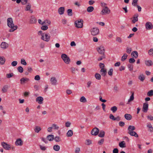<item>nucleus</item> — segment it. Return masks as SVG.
Masks as SVG:
<instances>
[{"label":"nucleus","instance_id":"obj_1","mask_svg":"<svg viewBox=\"0 0 153 153\" xmlns=\"http://www.w3.org/2000/svg\"><path fill=\"white\" fill-rule=\"evenodd\" d=\"M135 129V128L134 126H129L128 128V133L131 136L138 137V135L136 132L134 131Z\"/></svg>","mask_w":153,"mask_h":153},{"label":"nucleus","instance_id":"obj_2","mask_svg":"<svg viewBox=\"0 0 153 153\" xmlns=\"http://www.w3.org/2000/svg\"><path fill=\"white\" fill-rule=\"evenodd\" d=\"M38 34L39 36H41V39L46 42H48L50 39V36L48 34L45 33L42 30H40L38 32Z\"/></svg>","mask_w":153,"mask_h":153},{"label":"nucleus","instance_id":"obj_3","mask_svg":"<svg viewBox=\"0 0 153 153\" xmlns=\"http://www.w3.org/2000/svg\"><path fill=\"white\" fill-rule=\"evenodd\" d=\"M61 58L66 64H68L70 63L71 61L69 57L65 54H62L61 55Z\"/></svg>","mask_w":153,"mask_h":153},{"label":"nucleus","instance_id":"obj_4","mask_svg":"<svg viewBox=\"0 0 153 153\" xmlns=\"http://www.w3.org/2000/svg\"><path fill=\"white\" fill-rule=\"evenodd\" d=\"M83 22V20L82 19H80V21H76L75 22V25L76 27L81 28L82 27Z\"/></svg>","mask_w":153,"mask_h":153},{"label":"nucleus","instance_id":"obj_5","mask_svg":"<svg viewBox=\"0 0 153 153\" xmlns=\"http://www.w3.org/2000/svg\"><path fill=\"white\" fill-rule=\"evenodd\" d=\"M110 13V10L107 7H105L101 11L102 15L109 14Z\"/></svg>","mask_w":153,"mask_h":153},{"label":"nucleus","instance_id":"obj_6","mask_svg":"<svg viewBox=\"0 0 153 153\" xmlns=\"http://www.w3.org/2000/svg\"><path fill=\"white\" fill-rule=\"evenodd\" d=\"M7 25L11 29H13V27L14 26V25L13 24V19L12 18H8L7 19Z\"/></svg>","mask_w":153,"mask_h":153},{"label":"nucleus","instance_id":"obj_7","mask_svg":"<svg viewBox=\"0 0 153 153\" xmlns=\"http://www.w3.org/2000/svg\"><path fill=\"white\" fill-rule=\"evenodd\" d=\"M1 145L4 149L7 150H9L11 148V146L9 144H8L5 142H2Z\"/></svg>","mask_w":153,"mask_h":153},{"label":"nucleus","instance_id":"obj_8","mask_svg":"<svg viewBox=\"0 0 153 153\" xmlns=\"http://www.w3.org/2000/svg\"><path fill=\"white\" fill-rule=\"evenodd\" d=\"M50 81L52 85H56L57 84V80L55 77H52L50 79Z\"/></svg>","mask_w":153,"mask_h":153},{"label":"nucleus","instance_id":"obj_9","mask_svg":"<svg viewBox=\"0 0 153 153\" xmlns=\"http://www.w3.org/2000/svg\"><path fill=\"white\" fill-rule=\"evenodd\" d=\"M29 80V79L28 78L23 77L20 80V83L22 85H24L27 83Z\"/></svg>","mask_w":153,"mask_h":153},{"label":"nucleus","instance_id":"obj_10","mask_svg":"<svg viewBox=\"0 0 153 153\" xmlns=\"http://www.w3.org/2000/svg\"><path fill=\"white\" fill-rule=\"evenodd\" d=\"M99 129L95 127L93 128L91 131V134L93 135L96 136L98 134L99 132Z\"/></svg>","mask_w":153,"mask_h":153},{"label":"nucleus","instance_id":"obj_11","mask_svg":"<svg viewBox=\"0 0 153 153\" xmlns=\"http://www.w3.org/2000/svg\"><path fill=\"white\" fill-rule=\"evenodd\" d=\"M97 50L99 53L101 54H104L105 49L102 46L99 47L98 48Z\"/></svg>","mask_w":153,"mask_h":153},{"label":"nucleus","instance_id":"obj_12","mask_svg":"<svg viewBox=\"0 0 153 153\" xmlns=\"http://www.w3.org/2000/svg\"><path fill=\"white\" fill-rule=\"evenodd\" d=\"M90 32L92 35H96L99 33V29H91Z\"/></svg>","mask_w":153,"mask_h":153},{"label":"nucleus","instance_id":"obj_13","mask_svg":"<svg viewBox=\"0 0 153 153\" xmlns=\"http://www.w3.org/2000/svg\"><path fill=\"white\" fill-rule=\"evenodd\" d=\"M43 98L42 97L39 96L36 99V101L39 104H41L43 103Z\"/></svg>","mask_w":153,"mask_h":153},{"label":"nucleus","instance_id":"obj_14","mask_svg":"<svg viewBox=\"0 0 153 153\" xmlns=\"http://www.w3.org/2000/svg\"><path fill=\"white\" fill-rule=\"evenodd\" d=\"M0 46L2 49H5L8 47L9 45L5 42H2Z\"/></svg>","mask_w":153,"mask_h":153},{"label":"nucleus","instance_id":"obj_15","mask_svg":"<svg viewBox=\"0 0 153 153\" xmlns=\"http://www.w3.org/2000/svg\"><path fill=\"white\" fill-rule=\"evenodd\" d=\"M144 63L145 65L148 66H152L153 65L152 61L150 59L145 60Z\"/></svg>","mask_w":153,"mask_h":153},{"label":"nucleus","instance_id":"obj_16","mask_svg":"<svg viewBox=\"0 0 153 153\" xmlns=\"http://www.w3.org/2000/svg\"><path fill=\"white\" fill-rule=\"evenodd\" d=\"M31 5L30 3H28L26 5L25 10L26 11H29L31 13L33 12V10L31 9Z\"/></svg>","mask_w":153,"mask_h":153},{"label":"nucleus","instance_id":"obj_17","mask_svg":"<svg viewBox=\"0 0 153 153\" xmlns=\"http://www.w3.org/2000/svg\"><path fill=\"white\" fill-rule=\"evenodd\" d=\"M148 108V104L147 103H144L143 104L142 111L143 112H147Z\"/></svg>","mask_w":153,"mask_h":153},{"label":"nucleus","instance_id":"obj_18","mask_svg":"<svg viewBox=\"0 0 153 153\" xmlns=\"http://www.w3.org/2000/svg\"><path fill=\"white\" fill-rule=\"evenodd\" d=\"M15 144L16 146H21L23 144V142L21 139H18L16 141Z\"/></svg>","mask_w":153,"mask_h":153},{"label":"nucleus","instance_id":"obj_19","mask_svg":"<svg viewBox=\"0 0 153 153\" xmlns=\"http://www.w3.org/2000/svg\"><path fill=\"white\" fill-rule=\"evenodd\" d=\"M146 29H152L153 26L152 24L149 22H147L145 24Z\"/></svg>","mask_w":153,"mask_h":153},{"label":"nucleus","instance_id":"obj_20","mask_svg":"<svg viewBox=\"0 0 153 153\" xmlns=\"http://www.w3.org/2000/svg\"><path fill=\"white\" fill-rule=\"evenodd\" d=\"M65 11V8L64 7H61L58 10V12L60 15L63 14Z\"/></svg>","mask_w":153,"mask_h":153},{"label":"nucleus","instance_id":"obj_21","mask_svg":"<svg viewBox=\"0 0 153 153\" xmlns=\"http://www.w3.org/2000/svg\"><path fill=\"white\" fill-rule=\"evenodd\" d=\"M9 86L8 85H4L2 88V91L4 93L6 92Z\"/></svg>","mask_w":153,"mask_h":153},{"label":"nucleus","instance_id":"obj_22","mask_svg":"<svg viewBox=\"0 0 153 153\" xmlns=\"http://www.w3.org/2000/svg\"><path fill=\"white\" fill-rule=\"evenodd\" d=\"M124 117L125 118L128 120H131L132 118V116L129 114H126L124 115Z\"/></svg>","mask_w":153,"mask_h":153},{"label":"nucleus","instance_id":"obj_23","mask_svg":"<svg viewBox=\"0 0 153 153\" xmlns=\"http://www.w3.org/2000/svg\"><path fill=\"white\" fill-rule=\"evenodd\" d=\"M131 55L133 58H137L138 56V53L136 51H134L131 53Z\"/></svg>","mask_w":153,"mask_h":153},{"label":"nucleus","instance_id":"obj_24","mask_svg":"<svg viewBox=\"0 0 153 153\" xmlns=\"http://www.w3.org/2000/svg\"><path fill=\"white\" fill-rule=\"evenodd\" d=\"M5 59L3 56H0V65L4 64L5 62Z\"/></svg>","mask_w":153,"mask_h":153},{"label":"nucleus","instance_id":"obj_25","mask_svg":"<svg viewBox=\"0 0 153 153\" xmlns=\"http://www.w3.org/2000/svg\"><path fill=\"white\" fill-rule=\"evenodd\" d=\"M100 72L102 76H105L106 74V70L105 68H102L100 71Z\"/></svg>","mask_w":153,"mask_h":153},{"label":"nucleus","instance_id":"obj_26","mask_svg":"<svg viewBox=\"0 0 153 153\" xmlns=\"http://www.w3.org/2000/svg\"><path fill=\"white\" fill-rule=\"evenodd\" d=\"M47 140H48L51 141L54 139V136L53 135L50 134L47 136Z\"/></svg>","mask_w":153,"mask_h":153},{"label":"nucleus","instance_id":"obj_27","mask_svg":"<svg viewBox=\"0 0 153 153\" xmlns=\"http://www.w3.org/2000/svg\"><path fill=\"white\" fill-rule=\"evenodd\" d=\"M138 79L141 82H143L145 79V77L144 75L143 74H140L138 76Z\"/></svg>","mask_w":153,"mask_h":153},{"label":"nucleus","instance_id":"obj_28","mask_svg":"<svg viewBox=\"0 0 153 153\" xmlns=\"http://www.w3.org/2000/svg\"><path fill=\"white\" fill-rule=\"evenodd\" d=\"M50 23L51 22L50 21L48 20H46L42 22V25H48L50 24Z\"/></svg>","mask_w":153,"mask_h":153},{"label":"nucleus","instance_id":"obj_29","mask_svg":"<svg viewBox=\"0 0 153 153\" xmlns=\"http://www.w3.org/2000/svg\"><path fill=\"white\" fill-rule=\"evenodd\" d=\"M94 8L93 6H89L87 8V10L88 12L91 13L94 10Z\"/></svg>","mask_w":153,"mask_h":153},{"label":"nucleus","instance_id":"obj_30","mask_svg":"<svg viewBox=\"0 0 153 153\" xmlns=\"http://www.w3.org/2000/svg\"><path fill=\"white\" fill-rule=\"evenodd\" d=\"M41 130V128L40 127L38 126H36L34 128L35 131L37 133H39L40 131Z\"/></svg>","mask_w":153,"mask_h":153},{"label":"nucleus","instance_id":"obj_31","mask_svg":"<svg viewBox=\"0 0 153 153\" xmlns=\"http://www.w3.org/2000/svg\"><path fill=\"white\" fill-rule=\"evenodd\" d=\"M66 134L67 137H71L73 134V131L71 130H70L67 132Z\"/></svg>","mask_w":153,"mask_h":153},{"label":"nucleus","instance_id":"obj_32","mask_svg":"<svg viewBox=\"0 0 153 153\" xmlns=\"http://www.w3.org/2000/svg\"><path fill=\"white\" fill-rule=\"evenodd\" d=\"M105 132L104 131L102 130L100 131L98 136L101 137H104L105 136Z\"/></svg>","mask_w":153,"mask_h":153},{"label":"nucleus","instance_id":"obj_33","mask_svg":"<svg viewBox=\"0 0 153 153\" xmlns=\"http://www.w3.org/2000/svg\"><path fill=\"white\" fill-rule=\"evenodd\" d=\"M147 126L149 128V131L150 132H152L153 131V128L150 123L148 124Z\"/></svg>","mask_w":153,"mask_h":153},{"label":"nucleus","instance_id":"obj_34","mask_svg":"<svg viewBox=\"0 0 153 153\" xmlns=\"http://www.w3.org/2000/svg\"><path fill=\"white\" fill-rule=\"evenodd\" d=\"M116 41L119 43H121L123 42L122 39L119 37H117L116 39Z\"/></svg>","mask_w":153,"mask_h":153},{"label":"nucleus","instance_id":"obj_35","mask_svg":"<svg viewBox=\"0 0 153 153\" xmlns=\"http://www.w3.org/2000/svg\"><path fill=\"white\" fill-rule=\"evenodd\" d=\"M53 149L54 150L56 151H58L60 149V146L58 145H55L53 146Z\"/></svg>","mask_w":153,"mask_h":153},{"label":"nucleus","instance_id":"obj_36","mask_svg":"<svg viewBox=\"0 0 153 153\" xmlns=\"http://www.w3.org/2000/svg\"><path fill=\"white\" fill-rule=\"evenodd\" d=\"M148 54L150 56H153V48H151L148 51Z\"/></svg>","mask_w":153,"mask_h":153},{"label":"nucleus","instance_id":"obj_37","mask_svg":"<svg viewBox=\"0 0 153 153\" xmlns=\"http://www.w3.org/2000/svg\"><path fill=\"white\" fill-rule=\"evenodd\" d=\"M117 108L116 106H114L111 108V110L113 113L115 112L117 110Z\"/></svg>","mask_w":153,"mask_h":153},{"label":"nucleus","instance_id":"obj_38","mask_svg":"<svg viewBox=\"0 0 153 153\" xmlns=\"http://www.w3.org/2000/svg\"><path fill=\"white\" fill-rule=\"evenodd\" d=\"M67 13L68 16H71L73 15L72 10L71 9H68L67 10Z\"/></svg>","mask_w":153,"mask_h":153},{"label":"nucleus","instance_id":"obj_39","mask_svg":"<svg viewBox=\"0 0 153 153\" xmlns=\"http://www.w3.org/2000/svg\"><path fill=\"white\" fill-rule=\"evenodd\" d=\"M80 101L82 102H87V100L84 96L82 97L79 100Z\"/></svg>","mask_w":153,"mask_h":153},{"label":"nucleus","instance_id":"obj_40","mask_svg":"<svg viewBox=\"0 0 153 153\" xmlns=\"http://www.w3.org/2000/svg\"><path fill=\"white\" fill-rule=\"evenodd\" d=\"M92 143V141L91 140L88 139L86 140L85 141V144L87 145H89L91 144Z\"/></svg>","mask_w":153,"mask_h":153},{"label":"nucleus","instance_id":"obj_41","mask_svg":"<svg viewBox=\"0 0 153 153\" xmlns=\"http://www.w3.org/2000/svg\"><path fill=\"white\" fill-rule=\"evenodd\" d=\"M30 22L31 23H35L36 22V19L34 16H31L30 19Z\"/></svg>","mask_w":153,"mask_h":153},{"label":"nucleus","instance_id":"obj_42","mask_svg":"<svg viewBox=\"0 0 153 153\" xmlns=\"http://www.w3.org/2000/svg\"><path fill=\"white\" fill-rule=\"evenodd\" d=\"M127 56L128 55L126 53L124 54L122 57L121 60L123 61H125L126 59Z\"/></svg>","mask_w":153,"mask_h":153},{"label":"nucleus","instance_id":"obj_43","mask_svg":"<svg viewBox=\"0 0 153 153\" xmlns=\"http://www.w3.org/2000/svg\"><path fill=\"white\" fill-rule=\"evenodd\" d=\"M147 95L149 97L152 96L153 95V90H152L149 91L147 93Z\"/></svg>","mask_w":153,"mask_h":153},{"label":"nucleus","instance_id":"obj_44","mask_svg":"<svg viewBox=\"0 0 153 153\" xmlns=\"http://www.w3.org/2000/svg\"><path fill=\"white\" fill-rule=\"evenodd\" d=\"M125 144L124 141H123L120 143L119 144V146L121 148H124L125 147Z\"/></svg>","mask_w":153,"mask_h":153},{"label":"nucleus","instance_id":"obj_45","mask_svg":"<svg viewBox=\"0 0 153 153\" xmlns=\"http://www.w3.org/2000/svg\"><path fill=\"white\" fill-rule=\"evenodd\" d=\"M95 77L98 80H100L101 79V76L99 74H95Z\"/></svg>","mask_w":153,"mask_h":153},{"label":"nucleus","instance_id":"obj_46","mask_svg":"<svg viewBox=\"0 0 153 153\" xmlns=\"http://www.w3.org/2000/svg\"><path fill=\"white\" fill-rule=\"evenodd\" d=\"M17 70L19 72L21 73H22L24 70L23 68L21 66H20L18 68Z\"/></svg>","mask_w":153,"mask_h":153},{"label":"nucleus","instance_id":"obj_47","mask_svg":"<svg viewBox=\"0 0 153 153\" xmlns=\"http://www.w3.org/2000/svg\"><path fill=\"white\" fill-rule=\"evenodd\" d=\"M52 127H53V128L55 130H57L59 128V127L55 124H53L52 125Z\"/></svg>","mask_w":153,"mask_h":153},{"label":"nucleus","instance_id":"obj_48","mask_svg":"<svg viewBox=\"0 0 153 153\" xmlns=\"http://www.w3.org/2000/svg\"><path fill=\"white\" fill-rule=\"evenodd\" d=\"M21 64L26 65H27V63L25 60L24 59H21Z\"/></svg>","mask_w":153,"mask_h":153},{"label":"nucleus","instance_id":"obj_49","mask_svg":"<svg viewBox=\"0 0 153 153\" xmlns=\"http://www.w3.org/2000/svg\"><path fill=\"white\" fill-rule=\"evenodd\" d=\"M134 99V93H133L130 96L129 99L128 101V102H130L133 100Z\"/></svg>","mask_w":153,"mask_h":153},{"label":"nucleus","instance_id":"obj_50","mask_svg":"<svg viewBox=\"0 0 153 153\" xmlns=\"http://www.w3.org/2000/svg\"><path fill=\"white\" fill-rule=\"evenodd\" d=\"M13 76V73H11L10 74H6V77L7 78H10L12 77Z\"/></svg>","mask_w":153,"mask_h":153},{"label":"nucleus","instance_id":"obj_51","mask_svg":"<svg viewBox=\"0 0 153 153\" xmlns=\"http://www.w3.org/2000/svg\"><path fill=\"white\" fill-rule=\"evenodd\" d=\"M128 67L129 71H131L133 70V66L132 65L128 64Z\"/></svg>","mask_w":153,"mask_h":153},{"label":"nucleus","instance_id":"obj_52","mask_svg":"<svg viewBox=\"0 0 153 153\" xmlns=\"http://www.w3.org/2000/svg\"><path fill=\"white\" fill-rule=\"evenodd\" d=\"M131 51V48L127 47L126 49V52L128 53H130Z\"/></svg>","mask_w":153,"mask_h":153},{"label":"nucleus","instance_id":"obj_53","mask_svg":"<svg viewBox=\"0 0 153 153\" xmlns=\"http://www.w3.org/2000/svg\"><path fill=\"white\" fill-rule=\"evenodd\" d=\"M56 142H59L61 140L60 137L59 136H56L54 138Z\"/></svg>","mask_w":153,"mask_h":153},{"label":"nucleus","instance_id":"obj_54","mask_svg":"<svg viewBox=\"0 0 153 153\" xmlns=\"http://www.w3.org/2000/svg\"><path fill=\"white\" fill-rule=\"evenodd\" d=\"M71 124V123L70 122L68 121L65 123V126L67 127H70Z\"/></svg>","mask_w":153,"mask_h":153},{"label":"nucleus","instance_id":"obj_55","mask_svg":"<svg viewBox=\"0 0 153 153\" xmlns=\"http://www.w3.org/2000/svg\"><path fill=\"white\" fill-rule=\"evenodd\" d=\"M138 0H133V1L132 2V4L134 6H137V3Z\"/></svg>","mask_w":153,"mask_h":153},{"label":"nucleus","instance_id":"obj_56","mask_svg":"<svg viewBox=\"0 0 153 153\" xmlns=\"http://www.w3.org/2000/svg\"><path fill=\"white\" fill-rule=\"evenodd\" d=\"M135 60L133 58H131L129 59V62L130 63H133L135 62Z\"/></svg>","mask_w":153,"mask_h":153},{"label":"nucleus","instance_id":"obj_57","mask_svg":"<svg viewBox=\"0 0 153 153\" xmlns=\"http://www.w3.org/2000/svg\"><path fill=\"white\" fill-rule=\"evenodd\" d=\"M17 63L16 61H13L11 63V65L13 66H15L17 65Z\"/></svg>","mask_w":153,"mask_h":153},{"label":"nucleus","instance_id":"obj_58","mask_svg":"<svg viewBox=\"0 0 153 153\" xmlns=\"http://www.w3.org/2000/svg\"><path fill=\"white\" fill-rule=\"evenodd\" d=\"M113 70L112 69H110L108 71V74L110 76H111L112 75Z\"/></svg>","mask_w":153,"mask_h":153},{"label":"nucleus","instance_id":"obj_59","mask_svg":"<svg viewBox=\"0 0 153 153\" xmlns=\"http://www.w3.org/2000/svg\"><path fill=\"white\" fill-rule=\"evenodd\" d=\"M28 0H21V2L23 5H25L27 3Z\"/></svg>","mask_w":153,"mask_h":153},{"label":"nucleus","instance_id":"obj_60","mask_svg":"<svg viewBox=\"0 0 153 153\" xmlns=\"http://www.w3.org/2000/svg\"><path fill=\"white\" fill-rule=\"evenodd\" d=\"M104 141V140L103 139H101L98 142V144L100 145H101L103 143Z\"/></svg>","mask_w":153,"mask_h":153},{"label":"nucleus","instance_id":"obj_61","mask_svg":"<svg viewBox=\"0 0 153 153\" xmlns=\"http://www.w3.org/2000/svg\"><path fill=\"white\" fill-rule=\"evenodd\" d=\"M42 140L45 143H48L47 139L45 138L44 137L41 138Z\"/></svg>","mask_w":153,"mask_h":153},{"label":"nucleus","instance_id":"obj_62","mask_svg":"<svg viewBox=\"0 0 153 153\" xmlns=\"http://www.w3.org/2000/svg\"><path fill=\"white\" fill-rule=\"evenodd\" d=\"M39 147L41 149L42 151H45L46 149V147L45 146H43L40 145Z\"/></svg>","mask_w":153,"mask_h":153},{"label":"nucleus","instance_id":"obj_63","mask_svg":"<svg viewBox=\"0 0 153 153\" xmlns=\"http://www.w3.org/2000/svg\"><path fill=\"white\" fill-rule=\"evenodd\" d=\"M92 83V82L91 81H88L87 84V87L88 88H90V85H91V84Z\"/></svg>","mask_w":153,"mask_h":153},{"label":"nucleus","instance_id":"obj_64","mask_svg":"<svg viewBox=\"0 0 153 153\" xmlns=\"http://www.w3.org/2000/svg\"><path fill=\"white\" fill-rule=\"evenodd\" d=\"M80 151V149L79 147H76L75 150V153H79Z\"/></svg>","mask_w":153,"mask_h":153}]
</instances>
